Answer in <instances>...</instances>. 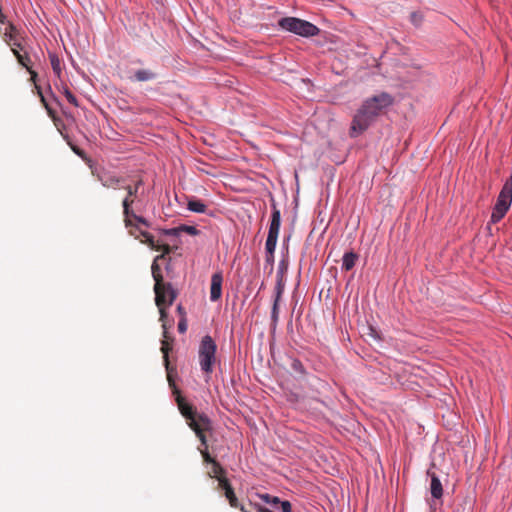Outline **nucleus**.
<instances>
[{"mask_svg":"<svg viewBox=\"0 0 512 512\" xmlns=\"http://www.w3.org/2000/svg\"><path fill=\"white\" fill-rule=\"evenodd\" d=\"M393 102V97L386 92L367 98L353 118L350 136L356 137L363 133Z\"/></svg>","mask_w":512,"mask_h":512,"instance_id":"obj_1","label":"nucleus"},{"mask_svg":"<svg viewBox=\"0 0 512 512\" xmlns=\"http://www.w3.org/2000/svg\"><path fill=\"white\" fill-rule=\"evenodd\" d=\"M175 393L177 394L176 402L181 414L186 418L189 427L199 438L201 445H206L207 438L205 432L211 430V420L205 414L198 413L192 405L186 402L177 389Z\"/></svg>","mask_w":512,"mask_h":512,"instance_id":"obj_2","label":"nucleus"},{"mask_svg":"<svg viewBox=\"0 0 512 512\" xmlns=\"http://www.w3.org/2000/svg\"><path fill=\"white\" fill-rule=\"evenodd\" d=\"M278 25L286 31L300 35L302 37H312L319 34L320 29L308 22L295 17H284L278 22Z\"/></svg>","mask_w":512,"mask_h":512,"instance_id":"obj_3","label":"nucleus"},{"mask_svg":"<svg viewBox=\"0 0 512 512\" xmlns=\"http://www.w3.org/2000/svg\"><path fill=\"white\" fill-rule=\"evenodd\" d=\"M512 203V175L504 183L496 204L493 208L490 222L493 224L498 223L508 212Z\"/></svg>","mask_w":512,"mask_h":512,"instance_id":"obj_4","label":"nucleus"},{"mask_svg":"<svg viewBox=\"0 0 512 512\" xmlns=\"http://www.w3.org/2000/svg\"><path fill=\"white\" fill-rule=\"evenodd\" d=\"M217 346L211 336L206 335L202 338L199 346V363L201 370L206 374H211L213 365L216 361Z\"/></svg>","mask_w":512,"mask_h":512,"instance_id":"obj_5","label":"nucleus"},{"mask_svg":"<svg viewBox=\"0 0 512 512\" xmlns=\"http://www.w3.org/2000/svg\"><path fill=\"white\" fill-rule=\"evenodd\" d=\"M122 189L126 191V196L122 201L123 221L128 224L129 218L135 217V220L138 223L145 225L147 228L150 227V223L144 217L137 215L132 208L135 199L138 196L137 187H132V185H124Z\"/></svg>","mask_w":512,"mask_h":512,"instance_id":"obj_6","label":"nucleus"},{"mask_svg":"<svg viewBox=\"0 0 512 512\" xmlns=\"http://www.w3.org/2000/svg\"><path fill=\"white\" fill-rule=\"evenodd\" d=\"M281 225V214L279 209L275 205H273L271 222L268 230V235L265 243L266 253L275 252L277 239L279 235Z\"/></svg>","mask_w":512,"mask_h":512,"instance_id":"obj_7","label":"nucleus"},{"mask_svg":"<svg viewBox=\"0 0 512 512\" xmlns=\"http://www.w3.org/2000/svg\"><path fill=\"white\" fill-rule=\"evenodd\" d=\"M125 224V227L128 229V232L131 236H133L135 239H139L141 241V243H144L146 245H148L151 249H158V246H157V243H156V240L154 239V237L148 233L147 231L143 230L141 228V226H143V224L141 223H138L136 220H135V217H131L129 218V225H127L126 222H124ZM144 227H146L144 225Z\"/></svg>","mask_w":512,"mask_h":512,"instance_id":"obj_8","label":"nucleus"},{"mask_svg":"<svg viewBox=\"0 0 512 512\" xmlns=\"http://www.w3.org/2000/svg\"><path fill=\"white\" fill-rule=\"evenodd\" d=\"M154 292L155 303L157 306H170L177 297V292L172 288L170 283H162V285L159 286V289L157 288V284H155Z\"/></svg>","mask_w":512,"mask_h":512,"instance_id":"obj_9","label":"nucleus"},{"mask_svg":"<svg viewBox=\"0 0 512 512\" xmlns=\"http://www.w3.org/2000/svg\"><path fill=\"white\" fill-rule=\"evenodd\" d=\"M199 451L203 457V461L207 464H211V469L208 471V476L210 478H215L219 480L221 476H225L226 472L224 468L220 465L218 461H216L215 458H213L209 452H208V443L206 442V445H201L199 447Z\"/></svg>","mask_w":512,"mask_h":512,"instance_id":"obj_10","label":"nucleus"},{"mask_svg":"<svg viewBox=\"0 0 512 512\" xmlns=\"http://www.w3.org/2000/svg\"><path fill=\"white\" fill-rule=\"evenodd\" d=\"M22 40L23 39H18V41L10 42L8 45L11 47V50L17 58L18 63L23 67H27L28 63H31V59L25 46L22 43Z\"/></svg>","mask_w":512,"mask_h":512,"instance_id":"obj_11","label":"nucleus"},{"mask_svg":"<svg viewBox=\"0 0 512 512\" xmlns=\"http://www.w3.org/2000/svg\"><path fill=\"white\" fill-rule=\"evenodd\" d=\"M223 276L221 272L214 273L211 276L210 287V300L215 302L221 298L222 295Z\"/></svg>","mask_w":512,"mask_h":512,"instance_id":"obj_12","label":"nucleus"},{"mask_svg":"<svg viewBox=\"0 0 512 512\" xmlns=\"http://www.w3.org/2000/svg\"><path fill=\"white\" fill-rule=\"evenodd\" d=\"M99 180L102 185L106 188L122 189L125 183V179L114 174L104 173L99 175Z\"/></svg>","mask_w":512,"mask_h":512,"instance_id":"obj_13","label":"nucleus"},{"mask_svg":"<svg viewBox=\"0 0 512 512\" xmlns=\"http://www.w3.org/2000/svg\"><path fill=\"white\" fill-rule=\"evenodd\" d=\"M3 39L7 44H10V42L18 41V39H23V37L14 24H12L11 22H7V26L3 31Z\"/></svg>","mask_w":512,"mask_h":512,"instance_id":"obj_14","label":"nucleus"},{"mask_svg":"<svg viewBox=\"0 0 512 512\" xmlns=\"http://www.w3.org/2000/svg\"><path fill=\"white\" fill-rule=\"evenodd\" d=\"M157 78V73L151 69H139L135 71L134 75L130 77L131 81L147 82Z\"/></svg>","mask_w":512,"mask_h":512,"instance_id":"obj_15","label":"nucleus"},{"mask_svg":"<svg viewBox=\"0 0 512 512\" xmlns=\"http://www.w3.org/2000/svg\"><path fill=\"white\" fill-rule=\"evenodd\" d=\"M169 339H170V337L168 336V338H164L162 340L161 352L163 353V359H164V363H165V366H166V369H167V377H168L169 384H170V386H174V383H173V380H172V376H171V373H170V370H169V358H168V355H169L170 350L172 349L171 345L168 342Z\"/></svg>","mask_w":512,"mask_h":512,"instance_id":"obj_16","label":"nucleus"},{"mask_svg":"<svg viewBox=\"0 0 512 512\" xmlns=\"http://www.w3.org/2000/svg\"><path fill=\"white\" fill-rule=\"evenodd\" d=\"M163 259H164V255L156 256L152 263V266H151L152 276L155 281V284H157L158 289H159V286L162 285V283H164L163 276L161 273V268L158 264V261L163 260Z\"/></svg>","mask_w":512,"mask_h":512,"instance_id":"obj_17","label":"nucleus"},{"mask_svg":"<svg viewBox=\"0 0 512 512\" xmlns=\"http://www.w3.org/2000/svg\"><path fill=\"white\" fill-rule=\"evenodd\" d=\"M430 491L432 497L435 499H440L443 495L442 484L435 474H432L431 476Z\"/></svg>","mask_w":512,"mask_h":512,"instance_id":"obj_18","label":"nucleus"},{"mask_svg":"<svg viewBox=\"0 0 512 512\" xmlns=\"http://www.w3.org/2000/svg\"><path fill=\"white\" fill-rule=\"evenodd\" d=\"M357 259L358 255L356 253H345L342 259V269H344L345 271L351 270L355 266Z\"/></svg>","mask_w":512,"mask_h":512,"instance_id":"obj_19","label":"nucleus"},{"mask_svg":"<svg viewBox=\"0 0 512 512\" xmlns=\"http://www.w3.org/2000/svg\"><path fill=\"white\" fill-rule=\"evenodd\" d=\"M159 308V313H160V321L162 322V328H163V338H168V329L171 328L172 324H168L167 323V311H166V307H168L167 305H164V306H157Z\"/></svg>","mask_w":512,"mask_h":512,"instance_id":"obj_20","label":"nucleus"},{"mask_svg":"<svg viewBox=\"0 0 512 512\" xmlns=\"http://www.w3.org/2000/svg\"><path fill=\"white\" fill-rule=\"evenodd\" d=\"M49 59H50V63H51L53 72L55 73V75L58 78H60L61 72H62L60 59L54 53L49 54Z\"/></svg>","mask_w":512,"mask_h":512,"instance_id":"obj_21","label":"nucleus"},{"mask_svg":"<svg viewBox=\"0 0 512 512\" xmlns=\"http://www.w3.org/2000/svg\"><path fill=\"white\" fill-rule=\"evenodd\" d=\"M188 209L197 213H204L206 211V205L200 200H189Z\"/></svg>","mask_w":512,"mask_h":512,"instance_id":"obj_22","label":"nucleus"},{"mask_svg":"<svg viewBox=\"0 0 512 512\" xmlns=\"http://www.w3.org/2000/svg\"><path fill=\"white\" fill-rule=\"evenodd\" d=\"M225 497L227 498L231 507L238 509H240V507H243L242 505L239 504L233 487L227 489V491L225 492Z\"/></svg>","mask_w":512,"mask_h":512,"instance_id":"obj_23","label":"nucleus"},{"mask_svg":"<svg viewBox=\"0 0 512 512\" xmlns=\"http://www.w3.org/2000/svg\"><path fill=\"white\" fill-rule=\"evenodd\" d=\"M61 91L70 104L74 105L75 107H77L79 105L77 98L74 96V94L69 90V88L66 85H62Z\"/></svg>","mask_w":512,"mask_h":512,"instance_id":"obj_24","label":"nucleus"},{"mask_svg":"<svg viewBox=\"0 0 512 512\" xmlns=\"http://www.w3.org/2000/svg\"><path fill=\"white\" fill-rule=\"evenodd\" d=\"M257 495L262 501H264L265 503L270 504L272 506H276L280 503V499L276 496H272L267 493L257 494Z\"/></svg>","mask_w":512,"mask_h":512,"instance_id":"obj_25","label":"nucleus"},{"mask_svg":"<svg viewBox=\"0 0 512 512\" xmlns=\"http://www.w3.org/2000/svg\"><path fill=\"white\" fill-rule=\"evenodd\" d=\"M279 318V301L274 300L272 312H271V320L274 325L277 324Z\"/></svg>","mask_w":512,"mask_h":512,"instance_id":"obj_26","label":"nucleus"},{"mask_svg":"<svg viewBox=\"0 0 512 512\" xmlns=\"http://www.w3.org/2000/svg\"><path fill=\"white\" fill-rule=\"evenodd\" d=\"M217 481H218V488L224 490V492H226L227 489L232 487L229 480L227 479L226 475L221 476V478H219V480H217Z\"/></svg>","mask_w":512,"mask_h":512,"instance_id":"obj_27","label":"nucleus"},{"mask_svg":"<svg viewBox=\"0 0 512 512\" xmlns=\"http://www.w3.org/2000/svg\"><path fill=\"white\" fill-rule=\"evenodd\" d=\"M291 367L294 371L300 373V374H304L305 373V369H304V366L303 364L301 363L300 360L298 359H294L291 363Z\"/></svg>","mask_w":512,"mask_h":512,"instance_id":"obj_28","label":"nucleus"},{"mask_svg":"<svg viewBox=\"0 0 512 512\" xmlns=\"http://www.w3.org/2000/svg\"><path fill=\"white\" fill-rule=\"evenodd\" d=\"M68 145L70 146V148L72 149V151L78 155L79 157H81L83 160H86L87 159V156H86V153L80 149L78 146L72 144L70 141H68Z\"/></svg>","mask_w":512,"mask_h":512,"instance_id":"obj_29","label":"nucleus"},{"mask_svg":"<svg viewBox=\"0 0 512 512\" xmlns=\"http://www.w3.org/2000/svg\"><path fill=\"white\" fill-rule=\"evenodd\" d=\"M158 249H154L155 251H162L161 255H164V257L169 254L172 251V247L168 244H160L158 241H156Z\"/></svg>","mask_w":512,"mask_h":512,"instance_id":"obj_30","label":"nucleus"},{"mask_svg":"<svg viewBox=\"0 0 512 512\" xmlns=\"http://www.w3.org/2000/svg\"><path fill=\"white\" fill-rule=\"evenodd\" d=\"M283 291H284V285L282 284L281 281H278L277 285L275 287V299L274 300L280 301Z\"/></svg>","mask_w":512,"mask_h":512,"instance_id":"obj_31","label":"nucleus"},{"mask_svg":"<svg viewBox=\"0 0 512 512\" xmlns=\"http://www.w3.org/2000/svg\"><path fill=\"white\" fill-rule=\"evenodd\" d=\"M179 230L181 231H184L190 235H197L199 233V231L197 230L196 227L194 226H187V225H182Z\"/></svg>","mask_w":512,"mask_h":512,"instance_id":"obj_32","label":"nucleus"},{"mask_svg":"<svg viewBox=\"0 0 512 512\" xmlns=\"http://www.w3.org/2000/svg\"><path fill=\"white\" fill-rule=\"evenodd\" d=\"M187 317H181L178 322V331L180 333H185L187 331Z\"/></svg>","mask_w":512,"mask_h":512,"instance_id":"obj_33","label":"nucleus"},{"mask_svg":"<svg viewBox=\"0 0 512 512\" xmlns=\"http://www.w3.org/2000/svg\"><path fill=\"white\" fill-rule=\"evenodd\" d=\"M279 505H280V510L282 512H291L292 506H291V503L289 501H281L280 500Z\"/></svg>","mask_w":512,"mask_h":512,"instance_id":"obj_34","label":"nucleus"},{"mask_svg":"<svg viewBox=\"0 0 512 512\" xmlns=\"http://www.w3.org/2000/svg\"><path fill=\"white\" fill-rule=\"evenodd\" d=\"M38 93H39V96L41 98V102L43 103V105L47 109L48 114L50 116H54V111L48 106V103L46 102L45 97L43 96L42 92L39 90Z\"/></svg>","mask_w":512,"mask_h":512,"instance_id":"obj_35","label":"nucleus"},{"mask_svg":"<svg viewBox=\"0 0 512 512\" xmlns=\"http://www.w3.org/2000/svg\"><path fill=\"white\" fill-rule=\"evenodd\" d=\"M411 20L414 23V25L418 26L421 23V21H422V16L420 14H417V13H412L411 14Z\"/></svg>","mask_w":512,"mask_h":512,"instance_id":"obj_36","label":"nucleus"},{"mask_svg":"<svg viewBox=\"0 0 512 512\" xmlns=\"http://www.w3.org/2000/svg\"><path fill=\"white\" fill-rule=\"evenodd\" d=\"M25 68H26V69H27V71L29 72V74H30V76H31V80H32L33 82H35V81H36V78H37V76H38V75H37V72H36V71H34V70L32 69V67H31V63H28L27 67H25Z\"/></svg>","mask_w":512,"mask_h":512,"instance_id":"obj_37","label":"nucleus"},{"mask_svg":"<svg viewBox=\"0 0 512 512\" xmlns=\"http://www.w3.org/2000/svg\"><path fill=\"white\" fill-rule=\"evenodd\" d=\"M176 310H177V313L179 314L180 318L181 317H186V311H185L184 307L181 304H179L177 306Z\"/></svg>","mask_w":512,"mask_h":512,"instance_id":"obj_38","label":"nucleus"},{"mask_svg":"<svg viewBox=\"0 0 512 512\" xmlns=\"http://www.w3.org/2000/svg\"><path fill=\"white\" fill-rule=\"evenodd\" d=\"M143 185V180L142 179H138L134 185H132V187H137V191L139 190V188Z\"/></svg>","mask_w":512,"mask_h":512,"instance_id":"obj_39","label":"nucleus"},{"mask_svg":"<svg viewBox=\"0 0 512 512\" xmlns=\"http://www.w3.org/2000/svg\"><path fill=\"white\" fill-rule=\"evenodd\" d=\"M164 233L167 235H176L177 229H168V230H165Z\"/></svg>","mask_w":512,"mask_h":512,"instance_id":"obj_40","label":"nucleus"},{"mask_svg":"<svg viewBox=\"0 0 512 512\" xmlns=\"http://www.w3.org/2000/svg\"><path fill=\"white\" fill-rule=\"evenodd\" d=\"M267 262H273L274 261V252L267 253Z\"/></svg>","mask_w":512,"mask_h":512,"instance_id":"obj_41","label":"nucleus"}]
</instances>
